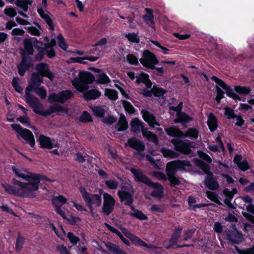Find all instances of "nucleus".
I'll list each match as a JSON object with an SVG mask.
<instances>
[{
	"label": "nucleus",
	"instance_id": "nucleus-1",
	"mask_svg": "<svg viewBox=\"0 0 254 254\" xmlns=\"http://www.w3.org/2000/svg\"><path fill=\"white\" fill-rule=\"evenodd\" d=\"M11 183L14 186L20 187V188L18 189L8 184L1 183V187L7 193L26 198H34L36 197L34 191L37 190L38 189L31 183L28 182L23 183L14 178L12 179Z\"/></svg>",
	"mask_w": 254,
	"mask_h": 254
},
{
	"label": "nucleus",
	"instance_id": "nucleus-2",
	"mask_svg": "<svg viewBox=\"0 0 254 254\" xmlns=\"http://www.w3.org/2000/svg\"><path fill=\"white\" fill-rule=\"evenodd\" d=\"M25 101L32 108L34 113L45 117L54 113H67L68 111L67 108L58 104H55L51 106L47 110H44L39 99L28 92H25Z\"/></svg>",
	"mask_w": 254,
	"mask_h": 254
},
{
	"label": "nucleus",
	"instance_id": "nucleus-3",
	"mask_svg": "<svg viewBox=\"0 0 254 254\" xmlns=\"http://www.w3.org/2000/svg\"><path fill=\"white\" fill-rule=\"evenodd\" d=\"M95 81L94 75L86 71H81L79 74V78H76L72 81V84L74 87L79 92H82L86 91L89 84L93 83Z\"/></svg>",
	"mask_w": 254,
	"mask_h": 254
},
{
	"label": "nucleus",
	"instance_id": "nucleus-4",
	"mask_svg": "<svg viewBox=\"0 0 254 254\" xmlns=\"http://www.w3.org/2000/svg\"><path fill=\"white\" fill-rule=\"evenodd\" d=\"M79 190L91 213L93 211V205H95V207H99L101 205L102 197L100 195L89 193L87 192L85 188L83 186H80L79 188Z\"/></svg>",
	"mask_w": 254,
	"mask_h": 254
},
{
	"label": "nucleus",
	"instance_id": "nucleus-5",
	"mask_svg": "<svg viewBox=\"0 0 254 254\" xmlns=\"http://www.w3.org/2000/svg\"><path fill=\"white\" fill-rule=\"evenodd\" d=\"M171 142L174 147V150L178 153L184 155L191 153V148L193 147V142L188 139L181 140L180 138H173Z\"/></svg>",
	"mask_w": 254,
	"mask_h": 254
},
{
	"label": "nucleus",
	"instance_id": "nucleus-6",
	"mask_svg": "<svg viewBox=\"0 0 254 254\" xmlns=\"http://www.w3.org/2000/svg\"><path fill=\"white\" fill-rule=\"evenodd\" d=\"M11 127L17 132L21 137L23 138L26 143L29 144L31 147L35 145L34 136L31 131L27 128H23L19 124H13L10 125Z\"/></svg>",
	"mask_w": 254,
	"mask_h": 254
},
{
	"label": "nucleus",
	"instance_id": "nucleus-7",
	"mask_svg": "<svg viewBox=\"0 0 254 254\" xmlns=\"http://www.w3.org/2000/svg\"><path fill=\"white\" fill-rule=\"evenodd\" d=\"M20 54L21 60L17 65V68L19 74L22 76L25 75L26 71L33 66V64L31 58L26 55V53L23 49H20Z\"/></svg>",
	"mask_w": 254,
	"mask_h": 254
},
{
	"label": "nucleus",
	"instance_id": "nucleus-8",
	"mask_svg": "<svg viewBox=\"0 0 254 254\" xmlns=\"http://www.w3.org/2000/svg\"><path fill=\"white\" fill-rule=\"evenodd\" d=\"M121 230L123 234L127 238L133 245H134L136 247H143L149 249H154L158 248L157 247H156L153 244H147L143 240H142L140 238H138L134 234L131 233L126 228L124 227L122 228Z\"/></svg>",
	"mask_w": 254,
	"mask_h": 254
},
{
	"label": "nucleus",
	"instance_id": "nucleus-9",
	"mask_svg": "<svg viewBox=\"0 0 254 254\" xmlns=\"http://www.w3.org/2000/svg\"><path fill=\"white\" fill-rule=\"evenodd\" d=\"M139 61L144 66L149 69H153L155 65L159 64L155 55L148 50L143 51L142 58L140 59Z\"/></svg>",
	"mask_w": 254,
	"mask_h": 254
},
{
	"label": "nucleus",
	"instance_id": "nucleus-10",
	"mask_svg": "<svg viewBox=\"0 0 254 254\" xmlns=\"http://www.w3.org/2000/svg\"><path fill=\"white\" fill-rule=\"evenodd\" d=\"M103 199L102 213L104 215L108 216L113 212L116 201L114 197L107 192L103 193Z\"/></svg>",
	"mask_w": 254,
	"mask_h": 254
},
{
	"label": "nucleus",
	"instance_id": "nucleus-11",
	"mask_svg": "<svg viewBox=\"0 0 254 254\" xmlns=\"http://www.w3.org/2000/svg\"><path fill=\"white\" fill-rule=\"evenodd\" d=\"M183 229V227L180 226L175 228L173 233L169 240V244L167 245L164 244V247L166 249L174 248V247L177 245L179 241Z\"/></svg>",
	"mask_w": 254,
	"mask_h": 254
},
{
	"label": "nucleus",
	"instance_id": "nucleus-12",
	"mask_svg": "<svg viewBox=\"0 0 254 254\" xmlns=\"http://www.w3.org/2000/svg\"><path fill=\"white\" fill-rule=\"evenodd\" d=\"M190 166V163L189 160H178L169 162L166 165V168L172 172H176L178 170H185L186 167Z\"/></svg>",
	"mask_w": 254,
	"mask_h": 254
},
{
	"label": "nucleus",
	"instance_id": "nucleus-13",
	"mask_svg": "<svg viewBox=\"0 0 254 254\" xmlns=\"http://www.w3.org/2000/svg\"><path fill=\"white\" fill-rule=\"evenodd\" d=\"M35 69L38 71L37 73H40L42 76L48 78L53 80L55 77L53 73L49 70V65L45 63H40L36 64Z\"/></svg>",
	"mask_w": 254,
	"mask_h": 254
},
{
	"label": "nucleus",
	"instance_id": "nucleus-14",
	"mask_svg": "<svg viewBox=\"0 0 254 254\" xmlns=\"http://www.w3.org/2000/svg\"><path fill=\"white\" fill-rule=\"evenodd\" d=\"M43 77L39 73L33 72L31 75V82L26 88V92H32V89L40 86L43 82Z\"/></svg>",
	"mask_w": 254,
	"mask_h": 254
},
{
	"label": "nucleus",
	"instance_id": "nucleus-15",
	"mask_svg": "<svg viewBox=\"0 0 254 254\" xmlns=\"http://www.w3.org/2000/svg\"><path fill=\"white\" fill-rule=\"evenodd\" d=\"M131 173L133 174L134 179L136 182L144 183L149 186L152 182L151 179L144 175L142 172L135 168L130 169Z\"/></svg>",
	"mask_w": 254,
	"mask_h": 254
},
{
	"label": "nucleus",
	"instance_id": "nucleus-16",
	"mask_svg": "<svg viewBox=\"0 0 254 254\" xmlns=\"http://www.w3.org/2000/svg\"><path fill=\"white\" fill-rule=\"evenodd\" d=\"M226 237L227 239L233 244H239L244 241L243 234L237 229L227 233Z\"/></svg>",
	"mask_w": 254,
	"mask_h": 254
},
{
	"label": "nucleus",
	"instance_id": "nucleus-17",
	"mask_svg": "<svg viewBox=\"0 0 254 254\" xmlns=\"http://www.w3.org/2000/svg\"><path fill=\"white\" fill-rule=\"evenodd\" d=\"M133 194L125 190H119L117 192L121 202L126 206H130L133 202Z\"/></svg>",
	"mask_w": 254,
	"mask_h": 254
},
{
	"label": "nucleus",
	"instance_id": "nucleus-18",
	"mask_svg": "<svg viewBox=\"0 0 254 254\" xmlns=\"http://www.w3.org/2000/svg\"><path fill=\"white\" fill-rule=\"evenodd\" d=\"M127 144L130 148L139 152L143 151L145 149L144 143L135 137H132L129 138Z\"/></svg>",
	"mask_w": 254,
	"mask_h": 254
},
{
	"label": "nucleus",
	"instance_id": "nucleus-19",
	"mask_svg": "<svg viewBox=\"0 0 254 254\" xmlns=\"http://www.w3.org/2000/svg\"><path fill=\"white\" fill-rule=\"evenodd\" d=\"M153 188L154 190L150 193V196L156 198L162 197L164 192L163 186L158 182L152 183L148 186Z\"/></svg>",
	"mask_w": 254,
	"mask_h": 254
},
{
	"label": "nucleus",
	"instance_id": "nucleus-20",
	"mask_svg": "<svg viewBox=\"0 0 254 254\" xmlns=\"http://www.w3.org/2000/svg\"><path fill=\"white\" fill-rule=\"evenodd\" d=\"M204 185L210 190H215L219 188L217 181L214 178L213 174L211 176H207L204 181Z\"/></svg>",
	"mask_w": 254,
	"mask_h": 254
},
{
	"label": "nucleus",
	"instance_id": "nucleus-21",
	"mask_svg": "<svg viewBox=\"0 0 254 254\" xmlns=\"http://www.w3.org/2000/svg\"><path fill=\"white\" fill-rule=\"evenodd\" d=\"M141 113L143 120L148 123L150 127H154L155 125L159 126L156 120L155 117L152 114H150L149 111L142 110Z\"/></svg>",
	"mask_w": 254,
	"mask_h": 254
},
{
	"label": "nucleus",
	"instance_id": "nucleus-22",
	"mask_svg": "<svg viewBox=\"0 0 254 254\" xmlns=\"http://www.w3.org/2000/svg\"><path fill=\"white\" fill-rule=\"evenodd\" d=\"M130 125L131 131L136 133H139L140 130L146 128L144 127V124L137 118L131 120Z\"/></svg>",
	"mask_w": 254,
	"mask_h": 254
},
{
	"label": "nucleus",
	"instance_id": "nucleus-23",
	"mask_svg": "<svg viewBox=\"0 0 254 254\" xmlns=\"http://www.w3.org/2000/svg\"><path fill=\"white\" fill-rule=\"evenodd\" d=\"M192 121V118L185 112H179L177 113V118L174 120L175 124L180 123L184 127H186V124Z\"/></svg>",
	"mask_w": 254,
	"mask_h": 254
},
{
	"label": "nucleus",
	"instance_id": "nucleus-24",
	"mask_svg": "<svg viewBox=\"0 0 254 254\" xmlns=\"http://www.w3.org/2000/svg\"><path fill=\"white\" fill-rule=\"evenodd\" d=\"M56 45V41L55 39H52L49 43H43L42 42L38 41L35 39L34 41V46L37 50L48 49L49 48H53Z\"/></svg>",
	"mask_w": 254,
	"mask_h": 254
},
{
	"label": "nucleus",
	"instance_id": "nucleus-25",
	"mask_svg": "<svg viewBox=\"0 0 254 254\" xmlns=\"http://www.w3.org/2000/svg\"><path fill=\"white\" fill-rule=\"evenodd\" d=\"M40 147L42 149H51L53 148L52 142L50 137L43 134H40L38 140Z\"/></svg>",
	"mask_w": 254,
	"mask_h": 254
},
{
	"label": "nucleus",
	"instance_id": "nucleus-26",
	"mask_svg": "<svg viewBox=\"0 0 254 254\" xmlns=\"http://www.w3.org/2000/svg\"><path fill=\"white\" fill-rule=\"evenodd\" d=\"M128 127V123L125 116L121 114L115 128L118 131H124Z\"/></svg>",
	"mask_w": 254,
	"mask_h": 254
},
{
	"label": "nucleus",
	"instance_id": "nucleus-27",
	"mask_svg": "<svg viewBox=\"0 0 254 254\" xmlns=\"http://www.w3.org/2000/svg\"><path fill=\"white\" fill-rule=\"evenodd\" d=\"M147 14L143 16V18L146 24L148 25L150 27L154 28L155 22L154 21V16L153 14V11L151 9L146 8L145 9Z\"/></svg>",
	"mask_w": 254,
	"mask_h": 254
},
{
	"label": "nucleus",
	"instance_id": "nucleus-28",
	"mask_svg": "<svg viewBox=\"0 0 254 254\" xmlns=\"http://www.w3.org/2000/svg\"><path fill=\"white\" fill-rule=\"evenodd\" d=\"M166 171L167 172V180L169 181L170 186L172 187H174L181 184L179 178L175 176L176 172H172L170 169H167V168H166Z\"/></svg>",
	"mask_w": 254,
	"mask_h": 254
},
{
	"label": "nucleus",
	"instance_id": "nucleus-29",
	"mask_svg": "<svg viewBox=\"0 0 254 254\" xmlns=\"http://www.w3.org/2000/svg\"><path fill=\"white\" fill-rule=\"evenodd\" d=\"M166 134L172 137H182L183 136V132L178 127L173 126L165 128Z\"/></svg>",
	"mask_w": 254,
	"mask_h": 254
},
{
	"label": "nucleus",
	"instance_id": "nucleus-30",
	"mask_svg": "<svg viewBox=\"0 0 254 254\" xmlns=\"http://www.w3.org/2000/svg\"><path fill=\"white\" fill-rule=\"evenodd\" d=\"M37 12L39 13L40 16L43 19H44L46 23L49 26V29L52 31H54L55 30V25L54 24L53 20L50 17V16L49 15L45 14L43 9L42 8H38Z\"/></svg>",
	"mask_w": 254,
	"mask_h": 254
},
{
	"label": "nucleus",
	"instance_id": "nucleus-31",
	"mask_svg": "<svg viewBox=\"0 0 254 254\" xmlns=\"http://www.w3.org/2000/svg\"><path fill=\"white\" fill-rule=\"evenodd\" d=\"M142 133L143 136L148 141L153 142L156 145H158L159 140L156 134L148 130L147 128L142 129Z\"/></svg>",
	"mask_w": 254,
	"mask_h": 254
},
{
	"label": "nucleus",
	"instance_id": "nucleus-32",
	"mask_svg": "<svg viewBox=\"0 0 254 254\" xmlns=\"http://www.w3.org/2000/svg\"><path fill=\"white\" fill-rule=\"evenodd\" d=\"M59 103L64 104L67 100L70 99L74 96L73 92L69 90H62L59 92Z\"/></svg>",
	"mask_w": 254,
	"mask_h": 254
},
{
	"label": "nucleus",
	"instance_id": "nucleus-33",
	"mask_svg": "<svg viewBox=\"0 0 254 254\" xmlns=\"http://www.w3.org/2000/svg\"><path fill=\"white\" fill-rule=\"evenodd\" d=\"M101 95V92L97 89H93L84 93L83 96L86 100H95Z\"/></svg>",
	"mask_w": 254,
	"mask_h": 254
},
{
	"label": "nucleus",
	"instance_id": "nucleus-34",
	"mask_svg": "<svg viewBox=\"0 0 254 254\" xmlns=\"http://www.w3.org/2000/svg\"><path fill=\"white\" fill-rule=\"evenodd\" d=\"M207 124L209 130L211 132L214 131L217 129L218 127L217 120L213 113L209 114L208 117Z\"/></svg>",
	"mask_w": 254,
	"mask_h": 254
},
{
	"label": "nucleus",
	"instance_id": "nucleus-35",
	"mask_svg": "<svg viewBox=\"0 0 254 254\" xmlns=\"http://www.w3.org/2000/svg\"><path fill=\"white\" fill-rule=\"evenodd\" d=\"M40 174L26 175V179L24 180L28 181L29 183H31L32 185H34L39 189V184L40 183Z\"/></svg>",
	"mask_w": 254,
	"mask_h": 254
},
{
	"label": "nucleus",
	"instance_id": "nucleus-36",
	"mask_svg": "<svg viewBox=\"0 0 254 254\" xmlns=\"http://www.w3.org/2000/svg\"><path fill=\"white\" fill-rule=\"evenodd\" d=\"M106 247L110 251L114 254H128L125 251L120 249L118 245L112 243H108Z\"/></svg>",
	"mask_w": 254,
	"mask_h": 254
},
{
	"label": "nucleus",
	"instance_id": "nucleus-37",
	"mask_svg": "<svg viewBox=\"0 0 254 254\" xmlns=\"http://www.w3.org/2000/svg\"><path fill=\"white\" fill-rule=\"evenodd\" d=\"M198 135V130L194 127H190L185 133H183V136L189 137L192 140L197 139Z\"/></svg>",
	"mask_w": 254,
	"mask_h": 254
},
{
	"label": "nucleus",
	"instance_id": "nucleus-38",
	"mask_svg": "<svg viewBox=\"0 0 254 254\" xmlns=\"http://www.w3.org/2000/svg\"><path fill=\"white\" fill-rule=\"evenodd\" d=\"M163 156L165 158H169L171 159L177 158L179 156V154L172 149L166 148H162L161 150Z\"/></svg>",
	"mask_w": 254,
	"mask_h": 254
},
{
	"label": "nucleus",
	"instance_id": "nucleus-39",
	"mask_svg": "<svg viewBox=\"0 0 254 254\" xmlns=\"http://www.w3.org/2000/svg\"><path fill=\"white\" fill-rule=\"evenodd\" d=\"M23 45L24 50H23L27 55L31 56L34 53V49L32 41L29 39L26 38L24 40Z\"/></svg>",
	"mask_w": 254,
	"mask_h": 254
},
{
	"label": "nucleus",
	"instance_id": "nucleus-40",
	"mask_svg": "<svg viewBox=\"0 0 254 254\" xmlns=\"http://www.w3.org/2000/svg\"><path fill=\"white\" fill-rule=\"evenodd\" d=\"M25 243V239L24 238L21 234L18 232L17 234L15 249L17 253H19L23 248Z\"/></svg>",
	"mask_w": 254,
	"mask_h": 254
},
{
	"label": "nucleus",
	"instance_id": "nucleus-41",
	"mask_svg": "<svg viewBox=\"0 0 254 254\" xmlns=\"http://www.w3.org/2000/svg\"><path fill=\"white\" fill-rule=\"evenodd\" d=\"M111 82L110 78L104 72H102L96 75V82L99 84H106Z\"/></svg>",
	"mask_w": 254,
	"mask_h": 254
},
{
	"label": "nucleus",
	"instance_id": "nucleus-42",
	"mask_svg": "<svg viewBox=\"0 0 254 254\" xmlns=\"http://www.w3.org/2000/svg\"><path fill=\"white\" fill-rule=\"evenodd\" d=\"M105 96L110 100L115 101L118 98V93L116 90L106 88L105 90Z\"/></svg>",
	"mask_w": 254,
	"mask_h": 254
},
{
	"label": "nucleus",
	"instance_id": "nucleus-43",
	"mask_svg": "<svg viewBox=\"0 0 254 254\" xmlns=\"http://www.w3.org/2000/svg\"><path fill=\"white\" fill-rule=\"evenodd\" d=\"M152 95L155 97L160 98L165 94L167 93V91L161 87H158L154 85L152 88Z\"/></svg>",
	"mask_w": 254,
	"mask_h": 254
},
{
	"label": "nucleus",
	"instance_id": "nucleus-44",
	"mask_svg": "<svg viewBox=\"0 0 254 254\" xmlns=\"http://www.w3.org/2000/svg\"><path fill=\"white\" fill-rule=\"evenodd\" d=\"M234 90L237 93L244 95L249 94L251 91V88L250 87L240 85L235 86Z\"/></svg>",
	"mask_w": 254,
	"mask_h": 254
},
{
	"label": "nucleus",
	"instance_id": "nucleus-45",
	"mask_svg": "<svg viewBox=\"0 0 254 254\" xmlns=\"http://www.w3.org/2000/svg\"><path fill=\"white\" fill-rule=\"evenodd\" d=\"M79 121L82 123H88L92 122L93 119L87 111H84L79 117Z\"/></svg>",
	"mask_w": 254,
	"mask_h": 254
},
{
	"label": "nucleus",
	"instance_id": "nucleus-46",
	"mask_svg": "<svg viewBox=\"0 0 254 254\" xmlns=\"http://www.w3.org/2000/svg\"><path fill=\"white\" fill-rule=\"evenodd\" d=\"M32 92L35 91L36 93L42 99H45L47 97V91L44 86L37 87L32 89Z\"/></svg>",
	"mask_w": 254,
	"mask_h": 254
},
{
	"label": "nucleus",
	"instance_id": "nucleus-47",
	"mask_svg": "<svg viewBox=\"0 0 254 254\" xmlns=\"http://www.w3.org/2000/svg\"><path fill=\"white\" fill-rule=\"evenodd\" d=\"M94 115L98 118H102L104 117L105 112L101 106H94L92 108Z\"/></svg>",
	"mask_w": 254,
	"mask_h": 254
},
{
	"label": "nucleus",
	"instance_id": "nucleus-48",
	"mask_svg": "<svg viewBox=\"0 0 254 254\" xmlns=\"http://www.w3.org/2000/svg\"><path fill=\"white\" fill-rule=\"evenodd\" d=\"M122 104L127 112L130 114H133L135 113V108L129 102L126 100H123Z\"/></svg>",
	"mask_w": 254,
	"mask_h": 254
},
{
	"label": "nucleus",
	"instance_id": "nucleus-49",
	"mask_svg": "<svg viewBox=\"0 0 254 254\" xmlns=\"http://www.w3.org/2000/svg\"><path fill=\"white\" fill-rule=\"evenodd\" d=\"M206 194L207 197L209 199L213 201L219 205H223L222 203L220 202L218 199V195L215 192L211 191H207Z\"/></svg>",
	"mask_w": 254,
	"mask_h": 254
},
{
	"label": "nucleus",
	"instance_id": "nucleus-50",
	"mask_svg": "<svg viewBox=\"0 0 254 254\" xmlns=\"http://www.w3.org/2000/svg\"><path fill=\"white\" fill-rule=\"evenodd\" d=\"M129 215L133 216L139 220H147L148 217L141 211L136 210L135 212H129Z\"/></svg>",
	"mask_w": 254,
	"mask_h": 254
},
{
	"label": "nucleus",
	"instance_id": "nucleus-51",
	"mask_svg": "<svg viewBox=\"0 0 254 254\" xmlns=\"http://www.w3.org/2000/svg\"><path fill=\"white\" fill-rule=\"evenodd\" d=\"M225 90L226 91V95L229 97L231 98L236 101L241 100V98L239 95L235 93L233 91V89L230 88V86H228Z\"/></svg>",
	"mask_w": 254,
	"mask_h": 254
},
{
	"label": "nucleus",
	"instance_id": "nucleus-52",
	"mask_svg": "<svg viewBox=\"0 0 254 254\" xmlns=\"http://www.w3.org/2000/svg\"><path fill=\"white\" fill-rule=\"evenodd\" d=\"M57 39L59 47L64 51H66L68 48V45L66 44L65 39L63 36L61 34H60L57 37Z\"/></svg>",
	"mask_w": 254,
	"mask_h": 254
},
{
	"label": "nucleus",
	"instance_id": "nucleus-53",
	"mask_svg": "<svg viewBox=\"0 0 254 254\" xmlns=\"http://www.w3.org/2000/svg\"><path fill=\"white\" fill-rule=\"evenodd\" d=\"M195 228L185 230L184 231V235L182 240L184 241H187L188 240L190 239L195 233Z\"/></svg>",
	"mask_w": 254,
	"mask_h": 254
},
{
	"label": "nucleus",
	"instance_id": "nucleus-54",
	"mask_svg": "<svg viewBox=\"0 0 254 254\" xmlns=\"http://www.w3.org/2000/svg\"><path fill=\"white\" fill-rule=\"evenodd\" d=\"M125 36L128 39V41L135 43L139 42V38L137 33H128L126 34Z\"/></svg>",
	"mask_w": 254,
	"mask_h": 254
},
{
	"label": "nucleus",
	"instance_id": "nucleus-55",
	"mask_svg": "<svg viewBox=\"0 0 254 254\" xmlns=\"http://www.w3.org/2000/svg\"><path fill=\"white\" fill-rule=\"evenodd\" d=\"M19 81V78L18 77H13L12 80V85L15 90L18 93H21L23 91V88L21 87V86L18 83V81Z\"/></svg>",
	"mask_w": 254,
	"mask_h": 254
},
{
	"label": "nucleus",
	"instance_id": "nucleus-56",
	"mask_svg": "<svg viewBox=\"0 0 254 254\" xmlns=\"http://www.w3.org/2000/svg\"><path fill=\"white\" fill-rule=\"evenodd\" d=\"M4 14L10 18H13L17 15V12L11 6H7L4 10Z\"/></svg>",
	"mask_w": 254,
	"mask_h": 254
},
{
	"label": "nucleus",
	"instance_id": "nucleus-57",
	"mask_svg": "<svg viewBox=\"0 0 254 254\" xmlns=\"http://www.w3.org/2000/svg\"><path fill=\"white\" fill-rule=\"evenodd\" d=\"M52 204L54 206H55V205H57V203L58 202L61 203V206L64 204H65L67 202V199L64 196L59 195L58 196H55L52 198Z\"/></svg>",
	"mask_w": 254,
	"mask_h": 254
},
{
	"label": "nucleus",
	"instance_id": "nucleus-58",
	"mask_svg": "<svg viewBox=\"0 0 254 254\" xmlns=\"http://www.w3.org/2000/svg\"><path fill=\"white\" fill-rule=\"evenodd\" d=\"M211 78L217 84L216 86H218L219 87H221L224 90H225L228 86L223 80L219 79L215 75H213Z\"/></svg>",
	"mask_w": 254,
	"mask_h": 254
},
{
	"label": "nucleus",
	"instance_id": "nucleus-59",
	"mask_svg": "<svg viewBox=\"0 0 254 254\" xmlns=\"http://www.w3.org/2000/svg\"><path fill=\"white\" fill-rule=\"evenodd\" d=\"M149 76L147 73L141 72L136 76V82L137 83H144L147 80H149Z\"/></svg>",
	"mask_w": 254,
	"mask_h": 254
},
{
	"label": "nucleus",
	"instance_id": "nucleus-60",
	"mask_svg": "<svg viewBox=\"0 0 254 254\" xmlns=\"http://www.w3.org/2000/svg\"><path fill=\"white\" fill-rule=\"evenodd\" d=\"M235 250L238 254H254V246L246 249H240L238 247H236Z\"/></svg>",
	"mask_w": 254,
	"mask_h": 254
},
{
	"label": "nucleus",
	"instance_id": "nucleus-61",
	"mask_svg": "<svg viewBox=\"0 0 254 254\" xmlns=\"http://www.w3.org/2000/svg\"><path fill=\"white\" fill-rule=\"evenodd\" d=\"M67 237L68 238L69 242L71 244L74 246L80 241V239L77 236L74 235L72 232H69L67 234Z\"/></svg>",
	"mask_w": 254,
	"mask_h": 254
},
{
	"label": "nucleus",
	"instance_id": "nucleus-62",
	"mask_svg": "<svg viewBox=\"0 0 254 254\" xmlns=\"http://www.w3.org/2000/svg\"><path fill=\"white\" fill-rule=\"evenodd\" d=\"M14 4L17 7L21 8L25 12H27L28 9V6L27 5L24 0H16Z\"/></svg>",
	"mask_w": 254,
	"mask_h": 254
},
{
	"label": "nucleus",
	"instance_id": "nucleus-63",
	"mask_svg": "<svg viewBox=\"0 0 254 254\" xmlns=\"http://www.w3.org/2000/svg\"><path fill=\"white\" fill-rule=\"evenodd\" d=\"M106 186L110 189L115 190L118 187V183L114 180H107L105 182Z\"/></svg>",
	"mask_w": 254,
	"mask_h": 254
},
{
	"label": "nucleus",
	"instance_id": "nucleus-64",
	"mask_svg": "<svg viewBox=\"0 0 254 254\" xmlns=\"http://www.w3.org/2000/svg\"><path fill=\"white\" fill-rule=\"evenodd\" d=\"M127 60L130 64H138V59L133 54H128L127 56Z\"/></svg>",
	"mask_w": 254,
	"mask_h": 254
}]
</instances>
